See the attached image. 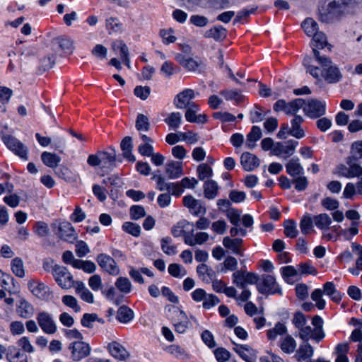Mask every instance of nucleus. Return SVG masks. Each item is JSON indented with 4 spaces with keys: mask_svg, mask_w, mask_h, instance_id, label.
I'll return each mask as SVG.
<instances>
[{
    "mask_svg": "<svg viewBox=\"0 0 362 362\" xmlns=\"http://www.w3.org/2000/svg\"><path fill=\"white\" fill-rule=\"evenodd\" d=\"M134 314L132 309L126 305L119 308L117 312V319L122 323H128L134 318Z\"/></svg>",
    "mask_w": 362,
    "mask_h": 362,
    "instance_id": "35",
    "label": "nucleus"
},
{
    "mask_svg": "<svg viewBox=\"0 0 362 362\" xmlns=\"http://www.w3.org/2000/svg\"><path fill=\"white\" fill-rule=\"evenodd\" d=\"M305 100L302 98H297L288 103H286V114L295 115L299 109L304 107Z\"/></svg>",
    "mask_w": 362,
    "mask_h": 362,
    "instance_id": "41",
    "label": "nucleus"
},
{
    "mask_svg": "<svg viewBox=\"0 0 362 362\" xmlns=\"http://www.w3.org/2000/svg\"><path fill=\"white\" fill-rule=\"evenodd\" d=\"M349 162L359 160L362 158V141L354 142L351 146V156H348Z\"/></svg>",
    "mask_w": 362,
    "mask_h": 362,
    "instance_id": "45",
    "label": "nucleus"
},
{
    "mask_svg": "<svg viewBox=\"0 0 362 362\" xmlns=\"http://www.w3.org/2000/svg\"><path fill=\"white\" fill-rule=\"evenodd\" d=\"M182 121V115L180 112H172L164 119V122L172 129H177Z\"/></svg>",
    "mask_w": 362,
    "mask_h": 362,
    "instance_id": "48",
    "label": "nucleus"
},
{
    "mask_svg": "<svg viewBox=\"0 0 362 362\" xmlns=\"http://www.w3.org/2000/svg\"><path fill=\"white\" fill-rule=\"evenodd\" d=\"M284 145L281 142H277L274 148L272 149V153L276 156L284 155V158H287L294 153L296 147L298 146V142L295 140H288Z\"/></svg>",
    "mask_w": 362,
    "mask_h": 362,
    "instance_id": "10",
    "label": "nucleus"
},
{
    "mask_svg": "<svg viewBox=\"0 0 362 362\" xmlns=\"http://www.w3.org/2000/svg\"><path fill=\"white\" fill-rule=\"evenodd\" d=\"M52 44L53 46H58L64 54H71L74 49V41L67 36L54 38Z\"/></svg>",
    "mask_w": 362,
    "mask_h": 362,
    "instance_id": "17",
    "label": "nucleus"
},
{
    "mask_svg": "<svg viewBox=\"0 0 362 362\" xmlns=\"http://www.w3.org/2000/svg\"><path fill=\"white\" fill-rule=\"evenodd\" d=\"M315 59L322 66V76L325 81L328 83H337L342 79L343 75L339 67L329 57L317 52Z\"/></svg>",
    "mask_w": 362,
    "mask_h": 362,
    "instance_id": "2",
    "label": "nucleus"
},
{
    "mask_svg": "<svg viewBox=\"0 0 362 362\" xmlns=\"http://www.w3.org/2000/svg\"><path fill=\"white\" fill-rule=\"evenodd\" d=\"M347 14L343 0H328V3L320 10L319 20L322 23H333Z\"/></svg>",
    "mask_w": 362,
    "mask_h": 362,
    "instance_id": "1",
    "label": "nucleus"
},
{
    "mask_svg": "<svg viewBox=\"0 0 362 362\" xmlns=\"http://www.w3.org/2000/svg\"><path fill=\"white\" fill-rule=\"evenodd\" d=\"M17 313L23 318H29L34 313L33 306L25 299H21L17 308Z\"/></svg>",
    "mask_w": 362,
    "mask_h": 362,
    "instance_id": "34",
    "label": "nucleus"
},
{
    "mask_svg": "<svg viewBox=\"0 0 362 362\" xmlns=\"http://www.w3.org/2000/svg\"><path fill=\"white\" fill-rule=\"evenodd\" d=\"M6 358L9 362H28L27 355L15 346L8 347Z\"/></svg>",
    "mask_w": 362,
    "mask_h": 362,
    "instance_id": "26",
    "label": "nucleus"
},
{
    "mask_svg": "<svg viewBox=\"0 0 362 362\" xmlns=\"http://www.w3.org/2000/svg\"><path fill=\"white\" fill-rule=\"evenodd\" d=\"M287 332V328L283 323L277 322L273 329L267 331V337L270 340L275 339L277 335H283Z\"/></svg>",
    "mask_w": 362,
    "mask_h": 362,
    "instance_id": "46",
    "label": "nucleus"
},
{
    "mask_svg": "<svg viewBox=\"0 0 362 362\" xmlns=\"http://www.w3.org/2000/svg\"><path fill=\"white\" fill-rule=\"evenodd\" d=\"M54 233L62 240L74 243L77 238V233L74 228L68 221H60L55 220L51 224Z\"/></svg>",
    "mask_w": 362,
    "mask_h": 362,
    "instance_id": "3",
    "label": "nucleus"
},
{
    "mask_svg": "<svg viewBox=\"0 0 362 362\" xmlns=\"http://www.w3.org/2000/svg\"><path fill=\"white\" fill-rule=\"evenodd\" d=\"M262 137L261 129L257 126H253L250 133L247 135L246 145L252 149L255 146V142Z\"/></svg>",
    "mask_w": 362,
    "mask_h": 362,
    "instance_id": "37",
    "label": "nucleus"
},
{
    "mask_svg": "<svg viewBox=\"0 0 362 362\" xmlns=\"http://www.w3.org/2000/svg\"><path fill=\"white\" fill-rule=\"evenodd\" d=\"M62 303L72 308L76 313L81 311V307L78 304V301L75 297L70 295H65L62 297Z\"/></svg>",
    "mask_w": 362,
    "mask_h": 362,
    "instance_id": "57",
    "label": "nucleus"
},
{
    "mask_svg": "<svg viewBox=\"0 0 362 362\" xmlns=\"http://www.w3.org/2000/svg\"><path fill=\"white\" fill-rule=\"evenodd\" d=\"M110 151H99L101 164L103 167L112 169L116 167L117 156L115 148L110 147Z\"/></svg>",
    "mask_w": 362,
    "mask_h": 362,
    "instance_id": "20",
    "label": "nucleus"
},
{
    "mask_svg": "<svg viewBox=\"0 0 362 362\" xmlns=\"http://www.w3.org/2000/svg\"><path fill=\"white\" fill-rule=\"evenodd\" d=\"M279 344L281 350L286 354L293 353L296 347V340L291 335H287L282 338Z\"/></svg>",
    "mask_w": 362,
    "mask_h": 362,
    "instance_id": "38",
    "label": "nucleus"
},
{
    "mask_svg": "<svg viewBox=\"0 0 362 362\" xmlns=\"http://www.w3.org/2000/svg\"><path fill=\"white\" fill-rule=\"evenodd\" d=\"M303 121L304 119L301 116L295 115L294 118L291 120V128L289 129L287 134L292 135L296 139L303 138L305 136V133L300 125Z\"/></svg>",
    "mask_w": 362,
    "mask_h": 362,
    "instance_id": "24",
    "label": "nucleus"
},
{
    "mask_svg": "<svg viewBox=\"0 0 362 362\" xmlns=\"http://www.w3.org/2000/svg\"><path fill=\"white\" fill-rule=\"evenodd\" d=\"M220 93L226 98V100H234L237 103H240L243 99V96L237 90H223Z\"/></svg>",
    "mask_w": 362,
    "mask_h": 362,
    "instance_id": "59",
    "label": "nucleus"
},
{
    "mask_svg": "<svg viewBox=\"0 0 362 362\" xmlns=\"http://www.w3.org/2000/svg\"><path fill=\"white\" fill-rule=\"evenodd\" d=\"M41 159L43 163L52 168H57L61 161V158L54 153L49 152H43L41 154Z\"/></svg>",
    "mask_w": 362,
    "mask_h": 362,
    "instance_id": "39",
    "label": "nucleus"
},
{
    "mask_svg": "<svg viewBox=\"0 0 362 362\" xmlns=\"http://www.w3.org/2000/svg\"><path fill=\"white\" fill-rule=\"evenodd\" d=\"M258 291L262 294L274 295L281 294V289L272 275H263L262 281L257 285Z\"/></svg>",
    "mask_w": 362,
    "mask_h": 362,
    "instance_id": "6",
    "label": "nucleus"
},
{
    "mask_svg": "<svg viewBox=\"0 0 362 362\" xmlns=\"http://www.w3.org/2000/svg\"><path fill=\"white\" fill-rule=\"evenodd\" d=\"M28 287L30 291L40 299L49 300L52 297V292L42 282L31 279L28 283Z\"/></svg>",
    "mask_w": 362,
    "mask_h": 362,
    "instance_id": "9",
    "label": "nucleus"
},
{
    "mask_svg": "<svg viewBox=\"0 0 362 362\" xmlns=\"http://www.w3.org/2000/svg\"><path fill=\"white\" fill-rule=\"evenodd\" d=\"M313 347L309 344V341H303L296 351L294 357L299 362L311 358L313 355Z\"/></svg>",
    "mask_w": 362,
    "mask_h": 362,
    "instance_id": "22",
    "label": "nucleus"
},
{
    "mask_svg": "<svg viewBox=\"0 0 362 362\" xmlns=\"http://www.w3.org/2000/svg\"><path fill=\"white\" fill-rule=\"evenodd\" d=\"M168 272L171 276L176 278L182 277L187 274V271L176 263H173L169 265Z\"/></svg>",
    "mask_w": 362,
    "mask_h": 362,
    "instance_id": "58",
    "label": "nucleus"
},
{
    "mask_svg": "<svg viewBox=\"0 0 362 362\" xmlns=\"http://www.w3.org/2000/svg\"><path fill=\"white\" fill-rule=\"evenodd\" d=\"M98 265L106 272L111 275H117L119 269L115 261L110 256L100 253L96 257Z\"/></svg>",
    "mask_w": 362,
    "mask_h": 362,
    "instance_id": "11",
    "label": "nucleus"
},
{
    "mask_svg": "<svg viewBox=\"0 0 362 362\" xmlns=\"http://www.w3.org/2000/svg\"><path fill=\"white\" fill-rule=\"evenodd\" d=\"M115 286L124 293H129L132 290V284L126 277H119L115 282Z\"/></svg>",
    "mask_w": 362,
    "mask_h": 362,
    "instance_id": "51",
    "label": "nucleus"
},
{
    "mask_svg": "<svg viewBox=\"0 0 362 362\" xmlns=\"http://www.w3.org/2000/svg\"><path fill=\"white\" fill-rule=\"evenodd\" d=\"M305 114L312 119L319 118L325 114V102L317 99H309L303 107Z\"/></svg>",
    "mask_w": 362,
    "mask_h": 362,
    "instance_id": "7",
    "label": "nucleus"
},
{
    "mask_svg": "<svg viewBox=\"0 0 362 362\" xmlns=\"http://www.w3.org/2000/svg\"><path fill=\"white\" fill-rule=\"evenodd\" d=\"M197 272L204 281H209L216 278V272L214 269L205 264H201L197 267Z\"/></svg>",
    "mask_w": 362,
    "mask_h": 362,
    "instance_id": "33",
    "label": "nucleus"
},
{
    "mask_svg": "<svg viewBox=\"0 0 362 362\" xmlns=\"http://www.w3.org/2000/svg\"><path fill=\"white\" fill-rule=\"evenodd\" d=\"M122 229L133 236L138 237L141 233V227L137 223L133 222H124L122 225Z\"/></svg>",
    "mask_w": 362,
    "mask_h": 362,
    "instance_id": "53",
    "label": "nucleus"
},
{
    "mask_svg": "<svg viewBox=\"0 0 362 362\" xmlns=\"http://www.w3.org/2000/svg\"><path fill=\"white\" fill-rule=\"evenodd\" d=\"M172 239L170 237L163 238L161 240L162 250L168 255H175L176 253V247L171 245Z\"/></svg>",
    "mask_w": 362,
    "mask_h": 362,
    "instance_id": "56",
    "label": "nucleus"
},
{
    "mask_svg": "<svg viewBox=\"0 0 362 362\" xmlns=\"http://www.w3.org/2000/svg\"><path fill=\"white\" fill-rule=\"evenodd\" d=\"M199 179L204 180L207 177H211L213 174L212 168L206 163H202L197 168Z\"/></svg>",
    "mask_w": 362,
    "mask_h": 362,
    "instance_id": "55",
    "label": "nucleus"
},
{
    "mask_svg": "<svg viewBox=\"0 0 362 362\" xmlns=\"http://www.w3.org/2000/svg\"><path fill=\"white\" fill-rule=\"evenodd\" d=\"M322 291L317 288L311 293V298L316 302V306L318 309L322 310L325 307V301L322 299Z\"/></svg>",
    "mask_w": 362,
    "mask_h": 362,
    "instance_id": "60",
    "label": "nucleus"
},
{
    "mask_svg": "<svg viewBox=\"0 0 362 362\" xmlns=\"http://www.w3.org/2000/svg\"><path fill=\"white\" fill-rule=\"evenodd\" d=\"M130 216L133 220H138L146 216L144 208L140 205H134L130 208Z\"/></svg>",
    "mask_w": 362,
    "mask_h": 362,
    "instance_id": "63",
    "label": "nucleus"
},
{
    "mask_svg": "<svg viewBox=\"0 0 362 362\" xmlns=\"http://www.w3.org/2000/svg\"><path fill=\"white\" fill-rule=\"evenodd\" d=\"M292 323L295 326L296 328L300 329L303 326L305 325L307 323V319L305 315L300 312H296L293 315V317L292 320Z\"/></svg>",
    "mask_w": 362,
    "mask_h": 362,
    "instance_id": "62",
    "label": "nucleus"
},
{
    "mask_svg": "<svg viewBox=\"0 0 362 362\" xmlns=\"http://www.w3.org/2000/svg\"><path fill=\"white\" fill-rule=\"evenodd\" d=\"M240 163L246 171H252L259 165V159L254 154L245 152L240 156Z\"/></svg>",
    "mask_w": 362,
    "mask_h": 362,
    "instance_id": "18",
    "label": "nucleus"
},
{
    "mask_svg": "<svg viewBox=\"0 0 362 362\" xmlns=\"http://www.w3.org/2000/svg\"><path fill=\"white\" fill-rule=\"evenodd\" d=\"M312 48L314 56L315 57V52H320L318 49H323L327 45V37L322 32L317 31L313 36L312 40Z\"/></svg>",
    "mask_w": 362,
    "mask_h": 362,
    "instance_id": "29",
    "label": "nucleus"
},
{
    "mask_svg": "<svg viewBox=\"0 0 362 362\" xmlns=\"http://www.w3.org/2000/svg\"><path fill=\"white\" fill-rule=\"evenodd\" d=\"M182 202L184 206L187 207L190 213L194 216L204 215L206 212V209L202 202L194 199L191 195L184 197Z\"/></svg>",
    "mask_w": 362,
    "mask_h": 362,
    "instance_id": "13",
    "label": "nucleus"
},
{
    "mask_svg": "<svg viewBox=\"0 0 362 362\" xmlns=\"http://www.w3.org/2000/svg\"><path fill=\"white\" fill-rule=\"evenodd\" d=\"M135 127L138 131L148 132L150 129V122L147 116L139 114L136 117Z\"/></svg>",
    "mask_w": 362,
    "mask_h": 362,
    "instance_id": "50",
    "label": "nucleus"
},
{
    "mask_svg": "<svg viewBox=\"0 0 362 362\" xmlns=\"http://www.w3.org/2000/svg\"><path fill=\"white\" fill-rule=\"evenodd\" d=\"M165 172L170 179H176L183 174L182 165L179 161H170L165 165Z\"/></svg>",
    "mask_w": 362,
    "mask_h": 362,
    "instance_id": "25",
    "label": "nucleus"
},
{
    "mask_svg": "<svg viewBox=\"0 0 362 362\" xmlns=\"http://www.w3.org/2000/svg\"><path fill=\"white\" fill-rule=\"evenodd\" d=\"M52 275L62 288L69 289L72 288L73 276L66 267L55 264L53 267Z\"/></svg>",
    "mask_w": 362,
    "mask_h": 362,
    "instance_id": "5",
    "label": "nucleus"
},
{
    "mask_svg": "<svg viewBox=\"0 0 362 362\" xmlns=\"http://www.w3.org/2000/svg\"><path fill=\"white\" fill-rule=\"evenodd\" d=\"M71 351V358L74 361H78L87 357L90 353V346L83 341H76L69 346Z\"/></svg>",
    "mask_w": 362,
    "mask_h": 362,
    "instance_id": "8",
    "label": "nucleus"
},
{
    "mask_svg": "<svg viewBox=\"0 0 362 362\" xmlns=\"http://www.w3.org/2000/svg\"><path fill=\"white\" fill-rule=\"evenodd\" d=\"M316 227L320 230L328 229L332 223V219L327 214L323 213L313 216Z\"/></svg>",
    "mask_w": 362,
    "mask_h": 362,
    "instance_id": "36",
    "label": "nucleus"
},
{
    "mask_svg": "<svg viewBox=\"0 0 362 362\" xmlns=\"http://www.w3.org/2000/svg\"><path fill=\"white\" fill-rule=\"evenodd\" d=\"M349 161V158L347 157L346 158V163L347 165L349 166V178L355 177L361 178L362 177V167L356 163L358 160H351V162Z\"/></svg>",
    "mask_w": 362,
    "mask_h": 362,
    "instance_id": "43",
    "label": "nucleus"
},
{
    "mask_svg": "<svg viewBox=\"0 0 362 362\" xmlns=\"http://www.w3.org/2000/svg\"><path fill=\"white\" fill-rule=\"evenodd\" d=\"M312 325L315 328V338L324 339L325 333L323 330V320L319 315H315L312 319Z\"/></svg>",
    "mask_w": 362,
    "mask_h": 362,
    "instance_id": "42",
    "label": "nucleus"
},
{
    "mask_svg": "<svg viewBox=\"0 0 362 362\" xmlns=\"http://www.w3.org/2000/svg\"><path fill=\"white\" fill-rule=\"evenodd\" d=\"M39 326L46 334H52L57 332V325L52 315L47 312H40L37 317Z\"/></svg>",
    "mask_w": 362,
    "mask_h": 362,
    "instance_id": "12",
    "label": "nucleus"
},
{
    "mask_svg": "<svg viewBox=\"0 0 362 362\" xmlns=\"http://www.w3.org/2000/svg\"><path fill=\"white\" fill-rule=\"evenodd\" d=\"M226 215L233 225L238 226L240 220V212L238 209L231 208L226 211Z\"/></svg>",
    "mask_w": 362,
    "mask_h": 362,
    "instance_id": "64",
    "label": "nucleus"
},
{
    "mask_svg": "<svg viewBox=\"0 0 362 362\" xmlns=\"http://www.w3.org/2000/svg\"><path fill=\"white\" fill-rule=\"evenodd\" d=\"M313 218L309 214L304 215L300 221V228L304 235L310 233L313 230Z\"/></svg>",
    "mask_w": 362,
    "mask_h": 362,
    "instance_id": "49",
    "label": "nucleus"
},
{
    "mask_svg": "<svg viewBox=\"0 0 362 362\" xmlns=\"http://www.w3.org/2000/svg\"><path fill=\"white\" fill-rule=\"evenodd\" d=\"M284 234L286 237L294 238L297 237L298 230L296 222L292 219H288L284 223Z\"/></svg>",
    "mask_w": 362,
    "mask_h": 362,
    "instance_id": "44",
    "label": "nucleus"
},
{
    "mask_svg": "<svg viewBox=\"0 0 362 362\" xmlns=\"http://www.w3.org/2000/svg\"><path fill=\"white\" fill-rule=\"evenodd\" d=\"M175 59L184 68L189 71H195L199 67L204 66L202 61H197L191 57H186L182 54H177Z\"/></svg>",
    "mask_w": 362,
    "mask_h": 362,
    "instance_id": "16",
    "label": "nucleus"
},
{
    "mask_svg": "<svg viewBox=\"0 0 362 362\" xmlns=\"http://www.w3.org/2000/svg\"><path fill=\"white\" fill-rule=\"evenodd\" d=\"M168 350L171 354L178 358L185 359L188 358V355L185 350L178 345H171L168 346Z\"/></svg>",
    "mask_w": 362,
    "mask_h": 362,
    "instance_id": "61",
    "label": "nucleus"
},
{
    "mask_svg": "<svg viewBox=\"0 0 362 362\" xmlns=\"http://www.w3.org/2000/svg\"><path fill=\"white\" fill-rule=\"evenodd\" d=\"M173 313L178 320H181L180 322H174L175 329L177 332L182 334L186 331L189 324L187 316L184 311L175 307L173 308Z\"/></svg>",
    "mask_w": 362,
    "mask_h": 362,
    "instance_id": "19",
    "label": "nucleus"
},
{
    "mask_svg": "<svg viewBox=\"0 0 362 362\" xmlns=\"http://www.w3.org/2000/svg\"><path fill=\"white\" fill-rule=\"evenodd\" d=\"M242 243L243 240L241 238L231 239L229 237H225L223 239V245L224 247L231 250L233 253L240 256H243V253L240 249V246Z\"/></svg>",
    "mask_w": 362,
    "mask_h": 362,
    "instance_id": "28",
    "label": "nucleus"
},
{
    "mask_svg": "<svg viewBox=\"0 0 362 362\" xmlns=\"http://www.w3.org/2000/svg\"><path fill=\"white\" fill-rule=\"evenodd\" d=\"M219 187L216 182L212 180H207L204 184V197L208 199H213L218 195Z\"/></svg>",
    "mask_w": 362,
    "mask_h": 362,
    "instance_id": "32",
    "label": "nucleus"
},
{
    "mask_svg": "<svg viewBox=\"0 0 362 362\" xmlns=\"http://www.w3.org/2000/svg\"><path fill=\"white\" fill-rule=\"evenodd\" d=\"M110 354L117 359L124 361L129 357V352L119 343L112 341L108 344Z\"/></svg>",
    "mask_w": 362,
    "mask_h": 362,
    "instance_id": "21",
    "label": "nucleus"
},
{
    "mask_svg": "<svg viewBox=\"0 0 362 362\" xmlns=\"http://www.w3.org/2000/svg\"><path fill=\"white\" fill-rule=\"evenodd\" d=\"M286 173L291 177L302 175L304 173L303 168L299 163L298 158H292L286 165Z\"/></svg>",
    "mask_w": 362,
    "mask_h": 362,
    "instance_id": "27",
    "label": "nucleus"
},
{
    "mask_svg": "<svg viewBox=\"0 0 362 362\" xmlns=\"http://www.w3.org/2000/svg\"><path fill=\"white\" fill-rule=\"evenodd\" d=\"M56 55L49 54L47 57L40 59V69L43 71L50 69L55 64Z\"/></svg>",
    "mask_w": 362,
    "mask_h": 362,
    "instance_id": "54",
    "label": "nucleus"
},
{
    "mask_svg": "<svg viewBox=\"0 0 362 362\" xmlns=\"http://www.w3.org/2000/svg\"><path fill=\"white\" fill-rule=\"evenodd\" d=\"M305 34L309 37H313L318 31L317 23L311 18L304 20L301 24Z\"/></svg>",
    "mask_w": 362,
    "mask_h": 362,
    "instance_id": "40",
    "label": "nucleus"
},
{
    "mask_svg": "<svg viewBox=\"0 0 362 362\" xmlns=\"http://www.w3.org/2000/svg\"><path fill=\"white\" fill-rule=\"evenodd\" d=\"M298 331V336L303 341H309L311 339L316 343H320L322 340V339L315 338V328H312L309 325L303 326Z\"/></svg>",
    "mask_w": 362,
    "mask_h": 362,
    "instance_id": "31",
    "label": "nucleus"
},
{
    "mask_svg": "<svg viewBox=\"0 0 362 362\" xmlns=\"http://www.w3.org/2000/svg\"><path fill=\"white\" fill-rule=\"evenodd\" d=\"M204 36L206 38H212L216 41H223L227 37V30L221 25L214 26L207 30Z\"/></svg>",
    "mask_w": 362,
    "mask_h": 362,
    "instance_id": "23",
    "label": "nucleus"
},
{
    "mask_svg": "<svg viewBox=\"0 0 362 362\" xmlns=\"http://www.w3.org/2000/svg\"><path fill=\"white\" fill-rule=\"evenodd\" d=\"M120 147L123 151L124 158H127L129 161H135V157L132 153V139L131 136H125L121 141Z\"/></svg>",
    "mask_w": 362,
    "mask_h": 362,
    "instance_id": "30",
    "label": "nucleus"
},
{
    "mask_svg": "<svg viewBox=\"0 0 362 362\" xmlns=\"http://www.w3.org/2000/svg\"><path fill=\"white\" fill-rule=\"evenodd\" d=\"M195 97L194 90L187 88L179 93L174 99V105L177 108L184 109L189 105V103Z\"/></svg>",
    "mask_w": 362,
    "mask_h": 362,
    "instance_id": "14",
    "label": "nucleus"
},
{
    "mask_svg": "<svg viewBox=\"0 0 362 362\" xmlns=\"http://www.w3.org/2000/svg\"><path fill=\"white\" fill-rule=\"evenodd\" d=\"M11 269L16 276L18 277H23L25 275L23 263L19 257H16L11 261Z\"/></svg>",
    "mask_w": 362,
    "mask_h": 362,
    "instance_id": "52",
    "label": "nucleus"
},
{
    "mask_svg": "<svg viewBox=\"0 0 362 362\" xmlns=\"http://www.w3.org/2000/svg\"><path fill=\"white\" fill-rule=\"evenodd\" d=\"M191 225V223L187 220H181L177 222L175 226H173L171 229V233L174 237H180L181 235H185L186 232L185 228L188 226ZM193 224L192 223V226Z\"/></svg>",
    "mask_w": 362,
    "mask_h": 362,
    "instance_id": "47",
    "label": "nucleus"
},
{
    "mask_svg": "<svg viewBox=\"0 0 362 362\" xmlns=\"http://www.w3.org/2000/svg\"><path fill=\"white\" fill-rule=\"evenodd\" d=\"M1 139L5 146L16 156L24 160H28V148L15 136L4 134Z\"/></svg>",
    "mask_w": 362,
    "mask_h": 362,
    "instance_id": "4",
    "label": "nucleus"
},
{
    "mask_svg": "<svg viewBox=\"0 0 362 362\" xmlns=\"http://www.w3.org/2000/svg\"><path fill=\"white\" fill-rule=\"evenodd\" d=\"M235 345L233 350L246 362L255 361L257 358V351L248 345H241L232 341Z\"/></svg>",
    "mask_w": 362,
    "mask_h": 362,
    "instance_id": "15",
    "label": "nucleus"
}]
</instances>
